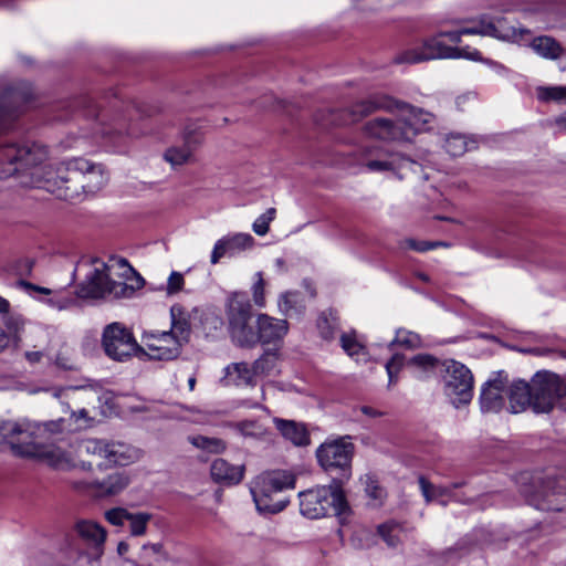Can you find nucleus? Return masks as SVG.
I'll list each match as a JSON object with an SVG mask.
<instances>
[{"label": "nucleus", "mask_w": 566, "mask_h": 566, "mask_svg": "<svg viewBox=\"0 0 566 566\" xmlns=\"http://www.w3.org/2000/svg\"><path fill=\"white\" fill-rule=\"evenodd\" d=\"M80 468L86 471H91L93 469V464L91 462L81 461Z\"/></svg>", "instance_id": "774afa93"}, {"label": "nucleus", "mask_w": 566, "mask_h": 566, "mask_svg": "<svg viewBox=\"0 0 566 566\" xmlns=\"http://www.w3.org/2000/svg\"><path fill=\"white\" fill-rule=\"evenodd\" d=\"M189 442L193 447L210 453H222L227 448V444L223 440L200 434L189 437Z\"/></svg>", "instance_id": "4c0bfd02"}, {"label": "nucleus", "mask_w": 566, "mask_h": 566, "mask_svg": "<svg viewBox=\"0 0 566 566\" xmlns=\"http://www.w3.org/2000/svg\"><path fill=\"white\" fill-rule=\"evenodd\" d=\"M129 549V545L126 542H119L117 545V553L119 556H124Z\"/></svg>", "instance_id": "0e129e2a"}, {"label": "nucleus", "mask_w": 566, "mask_h": 566, "mask_svg": "<svg viewBox=\"0 0 566 566\" xmlns=\"http://www.w3.org/2000/svg\"><path fill=\"white\" fill-rule=\"evenodd\" d=\"M244 465H233L221 458L216 459L210 468L212 480L224 485L240 483L244 476Z\"/></svg>", "instance_id": "bb28decb"}, {"label": "nucleus", "mask_w": 566, "mask_h": 566, "mask_svg": "<svg viewBox=\"0 0 566 566\" xmlns=\"http://www.w3.org/2000/svg\"><path fill=\"white\" fill-rule=\"evenodd\" d=\"M532 49L542 57L556 60L562 56L564 50L560 44L547 35L537 36L532 41Z\"/></svg>", "instance_id": "c85d7f7f"}, {"label": "nucleus", "mask_w": 566, "mask_h": 566, "mask_svg": "<svg viewBox=\"0 0 566 566\" xmlns=\"http://www.w3.org/2000/svg\"><path fill=\"white\" fill-rule=\"evenodd\" d=\"M378 534L389 547H397L402 543L403 531L400 524L387 522L378 526Z\"/></svg>", "instance_id": "e433bc0d"}, {"label": "nucleus", "mask_w": 566, "mask_h": 566, "mask_svg": "<svg viewBox=\"0 0 566 566\" xmlns=\"http://www.w3.org/2000/svg\"><path fill=\"white\" fill-rule=\"evenodd\" d=\"M537 98L542 102L566 101V86H539L536 90Z\"/></svg>", "instance_id": "a19ab883"}, {"label": "nucleus", "mask_w": 566, "mask_h": 566, "mask_svg": "<svg viewBox=\"0 0 566 566\" xmlns=\"http://www.w3.org/2000/svg\"><path fill=\"white\" fill-rule=\"evenodd\" d=\"M92 264V271L87 273L85 280L76 289L77 298L102 300L107 296L120 298L130 297L134 294L133 286L109 279V266L105 262L94 259Z\"/></svg>", "instance_id": "423d86ee"}, {"label": "nucleus", "mask_w": 566, "mask_h": 566, "mask_svg": "<svg viewBox=\"0 0 566 566\" xmlns=\"http://www.w3.org/2000/svg\"><path fill=\"white\" fill-rule=\"evenodd\" d=\"M378 109L398 111L396 119L377 117L365 124L368 136L385 142L410 143L416 135L429 132L437 123L432 113L387 95H373L354 104L348 111L349 120L357 122Z\"/></svg>", "instance_id": "f03ea898"}, {"label": "nucleus", "mask_w": 566, "mask_h": 566, "mask_svg": "<svg viewBox=\"0 0 566 566\" xmlns=\"http://www.w3.org/2000/svg\"><path fill=\"white\" fill-rule=\"evenodd\" d=\"M555 125L560 133L566 134V112L555 118Z\"/></svg>", "instance_id": "13d9d810"}, {"label": "nucleus", "mask_w": 566, "mask_h": 566, "mask_svg": "<svg viewBox=\"0 0 566 566\" xmlns=\"http://www.w3.org/2000/svg\"><path fill=\"white\" fill-rule=\"evenodd\" d=\"M130 484V475L125 471H116L108 474L103 480H95L88 484V488L97 496L106 497L122 493Z\"/></svg>", "instance_id": "a878e982"}, {"label": "nucleus", "mask_w": 566, "mask_h": 566, "mask_svg": "<svg viewBox=\"0 0 566 566\" xmlns=\"http://www.w3.org/2000/svg\"><path fill=\"white\" fill-rule=\"evenodd\" d=\"M63 422H64V420L60 419L57 422H51V423L45 424V427L51 432H60L63 430V428H62Z\"/></svg>", "instance_id": "052dcab7"}, {"label": "nucleus", "mask_w": 566, "mask_h": 566, "mask_svg": "<svg viewBox=\"0 0 566 566\" xmlns=\"http://www.w3.org/2000/svg\"><path fill=\"white\" fill-rule=\"evenodd\" d=\"M273 422L284 439L291 441L294 446L304 447L310 444V433L303 423L281 418H274Z\"/></svg>", "instance_id": "cd10ccee"}, {"label": "nucleus", "mask_w": 566, "mask_h": 566, "mask_svg": "<svg viewBox=\"0 0 566 566\" xmlns=\"http://www.w3.org/2000/svg\"><path fill=\"white\" fill-rule=\"evenodd\" d=\"M509 408L512 413H520L527 408L533 409V394L531 381L514 380L506 387Z\"/></svg>", "instance_id": "393cba45"}, {"label": "nucleus", "mask_w": 566, "mask_h": 566, "mask_svg": "<svg viewBox=\"0 0 566 566\" xmlns=\"http://www.w3.org/2000/svg\"><path fill=\"white\" fill-rule=\"evenodd\" d=\"M227 376L237 385H252L254 377L258 376L254 365L250 367L247 363H234L227 367Z\"/></svg>", "instance_id": "473e14b6"}, {"label": "nucleus", "mask_w": 566, "mask_h": 566, "mask_svg": "<svg viewBox=\"0 0 566 566\" xmlns=\"http://www.w3.org/2000/svg\"><path fill=\"white\" fill-rule=\"evenodd\" d=\"M80 452L98 460V468L129 465L137 462L143 453L139 449L117 440L88 438L81 442Z\"/></svg>", "instance_id": "0eeeda50"}, {"label": "nucleus", "mask_w": 566, "mask_h": 566, "mask_svg": "<svg viewBox=\"0 0 566 566\" xmlns=\"http://www.w3.org/2000/svg\"><path fill=\"white\" fill-rule=\"evenodd\" d=\"M394 345H400L406 348L413 349V348L421 347L422 340H421V337L417 333L400 328L397 331L396 337L390 343V346H394Z\"/></svg>", "instance_id": "ea45409f"}, {"label": "nucleus", "mask_w": 566, "mask_h": 566, "mask_svg": "<svg viewBox=\"0 0 566 566\" xmlns=\"http://www.w3.org/2000/svg\"><path fill=\"white\" fill-rule=\"evenodd\" d=\"M405 244L407 248L418 251V252H426V251L434 249L439 245H443L442 242H427V241L418 242L413 239L406 240Z\"/></svg>", "instance_id": "8fccbe9b"}, {"label": "nucleus", "mask_w": 566, "mask_h": 566, "mask_svg": "<svg viewBox=\"0 0 566 566\" xmlns=\"http://www.w3.org/2000/svg\"><path fill=\"white\" fill-rule=\"evenodd\" d=\"M440 34H442V39L447 36L450 42L459 44L461 42L462 35H480L479 21H472L468 27H463L454 31L440 32Z\"/></svg>", "instance_id": "79ce46f5"}, {"label": "nucleus", "mask_w": 566, "mask_h": 566, "mask_svg": "<svg viewBox=\"0 0 566 566\" xmlns=\"http://www.w3.org/2000/svg\"><path fill=\"white\" fill-rule=\"evenodd\" d=\"M276 210L269 208L264 213L256 218L252 224L253 231L258 235H265L269 232V226L275 218Z\"/></svg>", "instance_id": "a18cd8bd"}, {"label": "nucleus", "mask_w": 566, "mask_h": 566, "mask_svg": "<svg viewBox=\"0 0 566 566\" xmlns=\"http://www.w3.org/2000/svg\"><path fill=\"white\" fill-rule=\"evenodd\" d=\"M358 410L363 415H365V416H367L369 418H378V417H382L385 415L384 411L378 410V409H376L374 407H370V406H361V407L358 408Z\"/></svg>", "instance_id": "4d7b16f0"}, {"label": "nucleus", "mask_w": 566, "mask_h": 566, "mask_svg": "<svg viewBox=\"0 0 566 566\" xmlns=\"http://www.w3.org/2000/svg\"><path fill=\"white\" fill-rule=\"evenodd\" d=\"M55 363L60 368L65 370H72L76 368L75 361L71 357L69 350L60 352L56 356Z\"/></svg>", "instance_id": "6e6d98bb"}, {"label": "nucleus", "mask_w": 566, "mask_h": 566, "mask_svg": "<svg viewBox=\"0 0 566 566\" xmlns=\"http://www.w3.org/2000/svg\"><path fill=\"white\" fill-rule=\"evenodd\" d=\"M105 518L115 526H123L126 522L129 525L132 536H144L153 514L148 512H130L124 507H114L105 512Z\"/></svg>", "instance_id": "aec40b11"}, {"label": "nucleus", "mask_w": 566, "mask_h": 566, "mask_svg": "<svg viewBox=\"0 0 566 566\" xmlns=\"http://www.w3.org/2000/svg\"><path fill=\"white\" fill-rule=\"evenodd\" d=\"M532 483L534 490L527 486H523L521 490L532 503L543 510H562L560 504L566 500L565 476L537 475L532 478Z\"/></svg>", "instance_id": "9d476101"}, {"label": "nucleus", "mask_w": 566, "mask_h": 566, "mask_svg": "<svg viewBox=\"0 0 566 566\" xmlns=\"http://www.w3.org/2000/svg\"><path fill=\"white\" fill-rule=\"evenodd\" d=\"M340 343L343 349L349 355L354 356L358 354V352L361 349V346L356 342V339L347 334L342 335Z\"/></svg>", "instance_id": "3c124183"}, {"label": "nucleus", "mask_w": 566, "mask_h": 566, "mask_svg": "<svg viewBox=\"0 0 566 566\" xmlns=\"http://www.w3.org/2000/svg\"><path fill=\"white\" fill-rule=\"evenodd\" d=\"M453 46L447 45L442 34L424 38L419 45L410 48L396 57L397 63L418 64L432 60H450L455 55Z\"/></svg>", "instance_id": "4468645a"}, {"label": "nucleus", "mask_w": 566, "mask_h": 566, "mask_svg": "<svg viewBox=\"0 0 566 566\" xmlns=\"http://www.w3.org/2000/svg\"><path fill=\"white\" fill-rule=\"evenodd\" d=\"M403 364V356L396 354L394 355L390 360L386 364V370L389 377V385H392L397 381V374L399 373L400 368Z\"/></svg>", "instance_id": "09e8293b"}, {"label": "nucleus", "mask_w": 566, "mask_h": 566, "mask_svg": "<svg viewBox=\"0 0 566 566\" xmlns=\"http://www.w3.org/2000/svg\"><path fill=\"white\" fill-rule=\"evenodd\" d=\"M17 455L23 458H41L45 460L51 467L56 469H70L75 464L71 454L57 447H43L30 439L23 446H15Z\"/></svg>", "instance_id": "dca6fc26"}, {"label": "nucleus", "mask_w": 566, "mask_h": 566, "mask_svg": "<svg viewBox=\"0 0 566 566\" xmlns=\"http://www.w3.org/2000/svg\"><path fill=\"white\" fill-rule=\"evenodd\" d=\"M354 450L355 446L349 437L328 439L317 448L316 458L324 471L329 474L338 472L332 483H339L343 486L349 480Z\"/></svg>", "instance_id": "6e6552de"}, {"label": "nucleus", "mask_w": 566, "mask_h": 566, "mask_svg": "<svg viewBox=\"0 0 566 566\" xmlns=\"http://www.w3.org/2000/svg\"><path fill=\"white\" fill-rule=\"evenodd\" d=\"M48 149L35 143L0 146V179L17 177L23 187L43 188L59 199L75 200L94 193L107 181L99 165L77 158L57 166L46 164Z\"/></svg>", "instance_id": "f257e3e1"}, {"label": "nucleus", "mask_w": 566, "mask_h": 566, "mask_svg": "<svg viewBox=\"0 0 566 566\" xmlns=\"http://www.w3.org/2000/svg\"><path fill=\"white\" fill-rule=\"evenodd\" d=\"M279 356L276 352H266L259 359H256L254 365V370L256 375H270L277 367Z\"/></svg>", "instance_id": "58836bf2"}, {"label": "nucleus", "mask_w": 566, "mask_h": 566, "mask_svg": "<svg viewBox=\"0 0 566 566\" xmlns=\"http://www.w3.org/2000/svg\"><path fill=\"white\" fill-rule=\"evenodd\" d=\"M438 360L436 357L428 354H419L412 357L408 366L415 369V373H424L433 369Z\"/></svg>", "instance_id": "37998d69"}, {"label": "nucleus", "mask_w": 566, "mask_h": 566, "mask_svg": "<svg viewBox=\"0 0 566 566\" xmlns=\"http://www.w3.org/2000/svg\"><path fill=\"white\" fill-rule=\"evenodd\" d=\"M76 298L72 295H59L50 300V303L59 310H66L76 304Z\"/></svg>", "instance_id": "5fc2aeb1"}, {"label": "nucleus", "mask_w": 566, "mask_h": 566, "mask_svg": "<svg viewBox=\"0 0 566 566\" xmlns=\"http://www.w3.org/2000/svg\"><path fill=\"white\" fill-rule=\"evenodd\" d=\"M198 143L196 142V144ZM195 148V143L187 139L184 146L167 149L164 157L171 166H181L190 160Z\"/></svg>", "instance_id": "f704fd0d"}, {"label": "nucleus", "mask_w": 566, "mask_h": 566, "mask_svg": "<svg viewBox=\"0 0 566 566\" xmlns=\"http://www.w3.org/2000/svg\"><path fill=\"white\" fill-rule=\"evenodd\" d=\"M294 486L295 478L292 473L274 470L255 476L250 483V492L259 512L275 514L287 505L282 492Z\"/></svg>", "instance_id": "20e7f679"}, {"label": "nucleus", "mask_w": 566, "mask_h": 566, "mask_svg": "<svg viewBox=\"0 0 566 566\" xmlns=\"http://www.w3.org/2000/svg\"><path fill=\"white\" fill-rule=\"evenodd\" d=\"M9 310H10V303L6 298L0 296V313L6 314L9 312Z\"/></svg>", "instance_id": "69168bd1"}, {"label": "nucleus", "mask_w": 566, "mask_h": 566, "mask_svg": "<svg viewBox=\"0 0 566 566\" xmlns=\"http://www.w3.org/2000/svg\"><path fill=\"white\" fill-rule=\"evenodd\" d=\"M124 130H126L125 124L117 123V124L113 125L112 127H109V129L106 130L105 134H113V133L122 134V133H124Z\"/></svg>", "instance_id": "680f3d73"}, {"label": "nucleus", "mask_w": 566, "mask_h": 566, "mask_svg": "<svg viewBox=\"0 0 566 566\" xmlns=\"http://www.w3.org/2000/svg\"><path fill=\"white\" fill-rule=\"evenodd\" d=\"M317 326L324 338L328 339L333 336L334 329L337 327V318L333 312H323L317 321Z\"/></svg>", "instance_id": "c03bdc74"}, {"label": "nucleus", "mask_w": 566, "mask_h": 566, "mask_svg": "<svg viewBox=\"0 0 566 566\" xmlns=\"http://www.w3.org/2000/svg\"><path fill=\"white\" fill-rule=\"evenodd\" d=\"M474 140H468V138L462 134H450L446 138L444 149L448 154L453 157L461 156L465 151L475 148Z\"/></svg>", "instance_id": "c9c22d12"}, {"label": "nucleus", "mask_w": 566, "mask_h": 566, "mask_svg": "<svg viewBox=\"0 0 566 566\" xmlns=\"http://www.w3.org/2000/svg\"><path fill=\"white\" fill-rule=\"evenodd\" d=\"M365 491L370 499L379 501V502H381V500L385 496L384 489L371 476H366Z\"/></svg>", "instance_id": "de8ad7c7"}, {"label": "nucleus", "mask_w": 566, "mask_h": 566, "mask_svg": "<svg viewBox=\"0 0 566 566\" xmlns=\"http://www.w3.org/2000/svg\"><path fill=\"white\" fill-rule=\"evenodd\" d=\"M453 50H455V55L452 60H455V59H467V60H472V61H479L481 60V53L475 50V49H471L470 46H463V48H458V46H453Z\"/></svg>", "instance_id": "864d4df0"}, {"label": "nucleus", "mask_w": 566, "mask_h": 566, "mask_svg": "<svg viewBox=\"0 0 566 566\" xmlns=\"http://www.w3.org/2000/svg\"><path fill=\"white\" fill-rule=\"evenodd\" d=\"M444 391L451 402L459 407L469 403L473 397V376L470 369L455 360H447Z\"/></svg>", "instance_id": "ddd939ff"}, {"label": "nucleus", "mask_w": 566, "mask_h": 566, "mask_svg": "<svg viewBox=\"0 0 566 566\" xmlns=\"http://www.w3.org/2000/svg\"><path fill=\"white\" fill-rule=\"evenodd\" d=\"M102 346L106 356L115 361H127L132 357L140 359L144 349L133 333L122 323L108 324L102 335Z\"/></svg>", "instance_id": "1a4fd4ad"}, {"label": "nucleus", "mask_w": 566, "mask_h": 566, "mask_svg": "<svg viewBox=\"0 0 566 566\" xmlns=\"http://www.w3.org/2000/svg\"><path fill=\"white\" fill-rule=\"evenodd\" d=\"M32 97L33 92L30 84L25 82L9 83L0 81V119L12 116Z\"/></svg>", "instance_id": "f3484780"}, {"label": "nucleus", "mask_w": 566, "mask_h": 566, "mask_svg": "<svg viewBox=\"0 0 566 566\" xmlns=\"http://www.w3.org/2000/svg\"><path fill=\"white\" fill-rule=\"evenodd\" d=\"M300 511L308 518H321L329 513L344 515L348 512V503L339 483L317 486L298 494Z\"/></svg>", "instance_id": "39448f33"}, {"label": "nucleus", "mask_w": 566, "mask_h": 566, "mask_svg": "<svg viewBox=\"0 0 566 566\" xmlns=\"http://www.w3.org/2000/svg\"><path fill=\"white\" fill-rule=\"evenodd\" d=\"M480 35L493 36L503 41L521 42L528 31L517 28L511 23L506 18L491 19L486 15L481 17L479 20Z\"/></svg>", "instance_id": "6ab92c4d"}, {"label": "nucleus", "mask_w": 566, "mask_h": 566, "mask_svg": "<svg viewBox=\"0 0 566 566\" xmlns=\"http://www.w3.org/2000/svg\"><path fill=\"white\" fill-rule=\"evenodd\" d=\"M168 335L174 337V340L179 344L182 349L186 344L190 340L191 327L189 322L184 318H177L175 316V310L171 308V326L169 331H165Z\"/></svg>", "instance_id": "c756f323"}, {"label": "nucleus", "mask_w": 566, "mask_h": 566, "mask_svg": "<svg viewBox=\"0 0 566 566\" xmlns=\"http://www.w3.org/2000/svg\"><path fill=\"white\" fill-rule=\"evenodd\" d=\"M38 426L29 421H0V443L8 442L14 454L15 446H23L30 439H34Z\"/></svg>", "instance_id": "5701e85b"}, {"label": "nucleus", "mask_w": 566, "mask_h": 566, "mask_svg": "<svg viewBox=\"0 0 566 566\" xmlns=\"http://www.w3.org/2000/svg\"><path fill=\"white\" fill-rule=\"evenodd\" d=\"M164 558H166V553L160 543L144 544L137 555V562L140 566H155Z\"/></svg>", "instance_id": "2f4dec72"}, {"label": "nucleus", "mask_w": 566, "mask_h": 566, "mask_svg": "<svg viewBox=\"0 0 566 566\" xmlns=\"http://www.w3.org/2000/svg\"><path fill=\"white\" fill-rule=\"evenodd\" d=\"M255 240L250 233H232L219 239L212 249L210 262L217 264L222 258H234L251 250Z\"/></svg>", "instance_id": "a211bd4d"}, {"label": "nucleus", "mask_w": 566, "mask_h": 566, "mask_svg": "<svg viewBox=\"0 0 566 566\" xmlns=\"http://www.w3.org/2000/svg\"><path fill=\"white\" fill-rule=\"evenodd\" d=\"M232 427L244 438L266 439L269 429L259 420H242L232 424Z\"/></svg>", "instance_id": "72a5a7b5"}, {"label": "nucleus", "mask_w": 566, "mask_h": 566, "mask_svg": "<svg viewBox=\"0 0 566 566\" xmlns=\"http://www.w3.org/2000/svg\"><path fill=\"white\" fill-rule=\"evenodd\" d=\"M228 318L233 340L240 346H253L258 343L270 344L281 340L287 333L285 319L260 314L256 328L252 325V306L244 293H233L228 303Z\"/></svg>", "instance_id": "7ed1b4c3"}, {"label": "nucleus", "mask_w": 566, "mask_h": 566, "mask_svg": "<svg viewBox=\"0 0 566 566\" xmlns=\"http://www.w3.org/2000/svg\"><path fill=\"white\" fill-rule=\"evenodd\" d=\"M360 164L370 172H392L399 178L406 168L416 166V161L409 157L390 153L381 147H365L360 151Z\"/></svg>", "instance_id": "f8f14e48"}, {"label": "nucleus", "mask_w": 566, "mask_h": 566, "mask_svg": "<svg viewBox=\"0 0 566 566\" xmlns=\"http://www.w3.org/2000/svg\"><path fill=\"white\" fill-rule=\"evenodd\" d=\"M279 308L286 316L301 315L305 310L304 300L298 292H286L279 300Z\"/></svg>", "instance_id": "7c9ffc66"}, {"label": "nucleus", "mask_w": 566, "mask_h": 566, "mask_svg": "<svg viewBox=\"0 0 566 566\" xmlns=\"http://www.w3.org/2000/svg\"><path fill=\"white\" fill-rule=\"evenodd\" d=\"M14 7V0H0V8L12 10Z\"/></svg>", "instance_id": "338daca9"}, {"label": "nucleus", "mask_w": 566, "mask_h": 566, "mask_svg": "<svg viewBox=\"0 0 566 566\" xmlns=\"http://www.w3.org/2000/svg\"><path fill=\"white\" fill-rule=\"evenodd\" d=\"M41 357H42L41 352H27L25 353V358L31 363L40 361Z\"/></svg>", "instance_id": "e2e57ef3"}, {"label": "nucleus", "mask_w": 566, "mask_h": 566, "mask_svg": "<svg viewBox=\"0 0 566 566\" xmlns=\"http://www.w3.org/2000/svg\"><path fill=\"white\" fill-rule=\"evenodd\" d=\"M142 348L144 354L140 360H174L182 352L174 337L165 331H145L142 334Z\"/></svg>", "instance_id": "2eb2a0df"}, {"label": "nucleus", "mask_w": 566, "mask_h": 566, "mask_svg": "<svg viewBox=\"0 0 566 566\" xmlns=\"http://www.w3.org/2000/svg\"><path fill=\"white\" fill-rule=\"evenodd\" d=\"M533 411L549 412L560 408L562 394L566 390L565 379L551 371H537L531 379Z\"/></svg>", "instance_id": "9b49d317"}, {"label": "nucleus", "mask_w": 566, "mask_h": 566, "mask_svg": "<svg viewBox=\"0 0 566 566\" xmlns=\"http://www.w3.org/2000/svg\"><path fill=\"white\" fill-rule=\"evenodd\" d=\"M10 338L3 328L0 327V353L7 348L9 345Z\"/></svg>", "instance_id": "bf43d9fd"}, {"label": "nucleus", "mask_w": 566, "mask_h": 566, "mask_svg": "<svg viewBox=\"0 0 566 566\" xmlns=\"http://www.w3.org/2000/svg\"><path fill=\"white\" fill-rule=\"evenodd\" d=\"M509 384L507 375L499 373L496 377L490 379L482 388L480 395V406L483 412H499L505 403L504 394Z\"/></svg>", "instance_id": "412c9836"}, {"label": "nucleus", "mask_w": 566, "mask_h": 566, "mask_svg": "<svg viewBox=\"0 0 566 566\" xmlns=\"http://www.w3.org/2000/svg\"><path fill=\"white\" fill-rule=\"evenodd\" d=\"M256 281L254 282L252 286V295L254 304L259 307H263L265 305V297H264V287L265 282L263 280V275L261 272H258L255 274Z\"/></svg>", "instance_id": "49530a36"}, {"label": "nucleus", "mask_w": 566, "mask_h": 566, "mask_svg": "<svg viewBox=\"0 0 566 566\" xmlns=\"http://www.w3.org/2000/svg\"><path fill=\"white\" fill-rule=\"evenodd\" d=\"M77 536L90 545L94 551V560H98L103 555V547L106 541V531L103 526L92 520H77L73 526Z\"/></svg>", "instance_id": "b1692460"}, {"label": "nucleus", "mask_w": 566, "mask_h": 566, "mask_svg": "<svg viewBox=\"0 0 566 566\" xmlns=\"http://www.w3.org/2000/svg\"><path fill=\"white\" fill-rule=\"evenodd\" d=\"M184 276L179 272H171L167 282V293L175 294L179 292L184 286Z\"/></svg>", "instance_id": "603ef678"}, {"label": "nucleus", "mask_w": 566, "mask_h": 566, "mask_svg": "<svg viewBox=\"0 0 566 566\" xmlns=\"http://www.w3.org/2000/svg\"><path fill=\"white\" fill-rule=\"evenodd\" d=\"M418 484L426 503L439 502L446 506L450 501L468 503L469 499L461 497L455 490L463 486V482H454L449 485H436L427 478L419 476Z\"/></svg>", "instance_id": "4be33fe9"}]
</instances>
